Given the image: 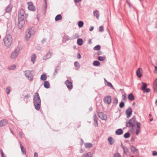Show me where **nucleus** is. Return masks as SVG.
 I'll return each mask as SVG.
<instances>
[{
  "label": "nucleus",
  "instance_id": "1",
  "mask_svg": "<svg viewBox=\"0 0 157 157\" xmlns=\"http://www.w3.org/2000/svg\"><path fill=\"white\" fill-rule=\"evenodd\" d=\"M41 101L39 95L38 93H36L33 96V103L35 108L37 110H39L41 106Z\"/></svg>",
  "mask_w": 157,
  "mask_h": 157
},
{
  "label": "nucleus",
  "instance_id": "2",
  "mask_svg": "<svg viewBox=\"0 0 157 157\" xmlns=\"http://www.w3.org/2000/svg\"><path fill=\"white\" fill-rule=\"evenodd\" d=\"M136 120L135 117H134L129 120L128 121L126 122V127H128L130 130H133L134 127L135 126L136 123Z\"/></svg>",
  "mask_w": 157,
  "mask_h": 157
},
{
  "label": "nucleus",
  "instance_id": "3",
  "mask_svg": "<svg viewBox=\"0 0 157 157\" xmlns=\"http://www.w3.org/2000/svg\"><path fill=\"white\" fill-rule=\"evenodd\" d=\"M3 41L5 46L7 47H9L12 41L11 36L10 34L6 35L3 38Z\"/></svg>",
  "mask_w": 157,
  "mask_h": 157
},
{
  "label": "nucleus",
  "instance_id": "4",
  "mask_svg": "<svg viewBox=\"0 0 157 157\" xmlns=\"http://www.w3.org/2000/svg\"><path fill=\"white\" fill-rule=\"evenodd\" d=\"M35 28L34 27H32L31 28H29L25 32V39L26 40H29L32 35H33L35 33Z\"/></svg>",
  "mask_w": 157,
  "mask_h": 157
},
{
  "label": "nucleus",
  "instance_id": "5",
  "mask_svg": "<svg viewBox=\"0 0 157 157\" xmlns=\"http://www.w3.org/2000/svg\"><path fill=\"white\" fill-rule=\"evenodd\" d=\"M25 76L30 80H33V76L31 73V71L29 70H26L25 71Z\"/></svg>",
  "mask_w": 157,
  "mask_h": 157
},
{
  "label": "nucleus",
  "instance_id": "6",
  "mask_svg": "<svg viewBox=\"0 0 157 157\" xmlns=\"http://www.w3.org/2000/svg\"><path fill=\"white\" fill-rule=\"evenodd\" d=\"M25 23L24 18H18V26L20 29H21Z\"/></svg>",
  "mask_w": 157,
  "mask_h": 157
},
{
  "label": "nucleus",
  "instance_id": "7",
  "mask_svg": "<svg viewBox=\"0 0 157 157\" xmlns=\"http://www.w3.org/2000/svg\"><path fill=\"white\" fill-rule=\"evenodd\" d=\"M19 48H17L11 55L10 58L13 59H16L19 53Z\"/></svg>",
  "mask_w": 157,
  "mask_h": 157
},
{
  "label": "nucleus",
  "instance_id": "8",
  "mask_svg": "<svg viewBox=\"0 0 157 157\" xmlns=\"http://www.w3.org/2000/svg\"><path fill=\"white\" fill-rule=\"evenodd\" d=\"M98 116L103 120H106L107 118V116L106 114H105L102 112H97Z\"/></svg>",
  "mask_w": 157,
  "mask_h": 157
},
{
  "label": "nucleus",
  "instance_id": "9",
  "mask_svg": "<svg viewBox=\"0 0 157 157\" xmlns=\"http://www.w3.org/2000/svg\"><path fill=\"white\" fill-rule=\"evenodd\" d=\"M25 11L22 9H21L18 12V18H24Z\"/></svg>",
  "mask_w": 157,
  "mask_h": 157
},
{
  "label": "nucleus",
  "instance_id": "10",
  "mask_svg": "<svg viewBox=\"0 0 157 157\" xmlns=\"http://www.w3.org/2000/svg\"><path fill=\"white\" fill-rule=\"evenodd\" d=\"M27 4L29 6L28 7L29 10L32 11H34L35 10V6H33V4L32 2H28Z\"/></svg>",
  "mask_w": 157,
  "mask_h": 157
},
{
  "label": "nucleus",
  "instance_id": "11",
  "mask_svg": "<svg viewBox=\"0 0 157 157\" xmlns=\"http://www.w3.org/2000/svg\"><path fill=\"white\" fill-rule=\"evenodd\" d=\"M111 98L110 96H106L103 99V101L105 103L109 104L111 102Z\"/></svg>",
  "mask_w": 157,
  "mask_h": 157
},
{
  "label": "nucleus",
  "instance_id": "12",
  "mask_svg": "<svg viewBox=\"0 0 157 157\" xmlns=\"http://www.w3.org/2000/svg\"><path fill=\"white\" fill-rule=\"evenodd\" d=\"M132 113V108L129 107L126 110L125 114L127 115V118L129 117L131 115Z\"/></svg>",
  "mask_w": 157,
  "mask_h": 157
},
{
  "label": "nucleus",
  "instance_id": "13",
  "mask_svg": "<svg viewBox=\"0 0 157 157\" xmlns=\"http://www.w3.org/2000/svg\"><path fill=\"white\" fill-rule=\"evenodd\" d=\"M65 83L66 85L67 88L68 89L71 90L73 88V85L72 82L68 80H67L65 82Z\"/></svg>",
  "mask_w": 157,
  "mask_h": 157
},
{
  "label": "nucleus",
  "instance_id": "14",
  "mask_svg": "<svg viewBox=\"0 0 157 157\" xmlns=\"http://www.w3.org/2000/svg\"><path fill=\"white\" fill-rule=\"evenodd\" d=\"M73 39V38L71 37H69L68 35L65 34L63 37L62 42L63 43H65L67 41L69 40H72Z\"/></svg>",
  "mask_w": 157,
  "mask_h": 157
},
{
  "label": "nucleus",
  "instance_id": "15",
  "mask_svg": "<svg viewBox=\"0 0 157 157\" xmlns=\"http://www.w3.org/2000/svg\"><path fill=\"white\" fill-rule=\"evenodd\" d=\"M131 151L135 154L136 155H138V150L136 149L133 146H131L130 147Z\"/></svg>",
  "mask_w": 157,
  "mask_h": 157
},
{
  "label": "nucleus",
  "instance_id": "16",
  "mask_svg": "<svg viewBox=\"0 0 157 157\" xmlns=\"http://www.w3.org/2000/svg\"><path fill=\"white\" fill-rule=\"evenodd\" d=\"M8 122V121L6 119H4L0 121V127H2L6 125Z\"/></svg>",
  "mask_w": 157,
  "mask_h": 157
},
{
  "label": "nucleus",
  "instance_id": "17",
  "mask_svg": "<svg viewBox=\"0 0 157 157\" xmlns=\"http://www.w3.org/2000/svg\"><path fill=\"white\" fill-rule=\"evenodd\" d=\"M93 118H94V121L93 124L95 127H97L98 126V118L96 114L95 113L94 114V116Z\"/></svg>",
  "mask_w": 157,
  "mask_h": 157
},
{
  "label": "nucleus",
  "instance_id": "18",
  "mask_svg": "<svg viewBox=\"0 0 157 157\" xmlns=\"http://www.w3.org/2000/svg\"><path fill=\"white\" fill-rule=\"evenodd\" d=\"M51 53L49 51L48 52V53L46 54V55H45L43 57V59L44 60H46L50 58L51 57Z\"/></svg>",
  "mask_w": 157,
  "mask_h": 157
},
{
  "label": "nucleus",
  "instance_id": "19",
  "mask_svg": "<svg viewBox=\"0 0 157 157\" xmlns=\"http://www.w3.org/2000/svg\"><path fill=\"white\" fill-rule=\"evenodd\" d=\"M108 140L110 144L112 145L114 144L115 142V140L111 137H109L108 139Z\"/></svg>",
  "mask_w": 157,
  "mask_h": 157
},
{
  "label": "nucleus",
  "instance_id": "20",
  "mask_svg": "<svg viewBox=\"0 0 157 157\" xmlns=\"http://www.w3.org/2000/svg\"><path fill=\"white\" fill-rule=\"evenodd\" d=\"M142 69L141 68H139L136 71V75L139 78H140L142 76V74L141 73V71Z\"/></svg>",
  "mask_w": 157,
  "mask_h": 157
},
{
  "label": "nucleus",
  "instance_id": "21",
  "mask_svg": "<svg viewBox=\"0 0 157 157\" xmlns=\"http://www.w3.org/2000/svg\"><path fill=\"white\" fill-rule=\"evenodd\" d=\"M115 133L118 135H121L123 133V131L121 128L118 129L116 131Z\"/></svg>",
  "mask_w": 157,
  "mask_h": 157
},
{
  "label": "nucleus",
  "instance_id": "22",
  "mask_svg": "<svg viewBox=\"0 0 157 157\" xmlns=\"http://www.w3.org/2000/svg\"><path fill=\"white\" fill-rule=\"evenodd\" d=\"M12 7L9 5H8L6 7L5 10L6 13H9L11 11Z\"/></svg>",
  "mask_w": 157,
  "mask_h": 157
},
{
  "label": "nucleus",
  "instance_id": "23",
  "mask_svg": "<svg viewBox=\"0 0 157 157\" xmlns=\"http://www.w3.org/2000/svg\"><path fill=\"white\" fill-rule=\"evenodd\" d=\"M128 98L131 101H132L134 100V96L132 93H131L128 95Z\"/></svg>",
  "mask_w": 157,
  "mask_h": 157
},
{
  "label": "nucleus",
  "instance_id": "24",
  "mask_svg": "<svg viewBox=\"0 0 157 157\" xmlns=\"http://www.w3.org/2000/svg\"><path fill=\"white\" fill-rule=\"evenodd\" d=\"M50 84L48 81H45L44 83V87L46 89H48L50 87Z\"/></svg>",
  "mask_w": 157,
  "mask_h": 157
},
{
  "label": "nucleus",
  "instance_id": "25",
  "mask_svg": "<svg viewBox=\"0 0 157 157\" xmlns=\"http://www.w3.org/2000/svg\"><path fill=\"white\" fill-rule=\"evenodd\" d=\"M60 69V67L59 66H58L56 68L53 73V75L55 76L57 75L58 73V71Z\"/></svg>",
  "mask_w": 157,
  "mask_h": 157
},
{
  "label": "nucleus",
  "instance_id": "26",
  "mask_svg": "<svg viewBox=\"0 0 157 157\" xmlns=\"http://www.w3.org/2000/svg\"><path fill=\"white\" fill-rule=\"evenodd\" d=\"M20 147L21 150V151L22 152V153L23 155H26V151L25 150V149L23 147V146L22 145L21 142H20Z\"/></svg>",
  "mask_w": 157,
  "mask_h": 157
},
{
  "label": "nucleus",
  "instance_id": "27",
  "mask_svg": "<svg viewBox=\"0 0 157 157\" xmlns=\"http://www.w3.org/2000/svg\"><path fill=\"white\" fill-rule=\"evenodd\" d=\"M94 15L96 17V18L97 19H99V13L98 11L96 10L94 11Z\"/></svg>",
  "mask_w": 157,
  "mask_h": 157
},
{
  "label": "nucleus",
  "instance_id": "28",
  "mask_svg": "<svg viewBox=\"0 0 157 157\" xmlns=\"http://www.w3.org/2000/svg\"><path fill=\"white\" fill-rule=\"evenodd\" d=\"M85 146L86 148H91L93 146V144L91 143H85Z\"/></svg>",
  "mask_w": 157,
  "mask_h": 157
},
{
  "label": "nucleus",
  "instance_id": "29",
  "mask_svg": "<svg viewBox=\"0 0 157 157\" xmlns=\"http://www.w3.org/2000/svg\"><path fill=\"white\" fill-rule=\"evenodd\" d=\"M62 18V16L60 14H58L56 17L55 20L56 21L61 20Z\"/></svg>",
  "mask_w": 157,
  "mask_h": 157
},
{
  "label": "nucleus",
  "instance_id": "30",
  "mask_svg": "<svg viewBox=\"0 0 157 157\" xmlns=\"http://www.w3.org/2000/svg\"><path fill=\"white\" fill-rule=\"evenodd\" d=\"M77 43L79 46L82 45L83 44V40L81 38H78L77 40Z\"/></svg>",
  "mask_w": 157,
  "mask_h": 157
},
{
  "label": "nucleus",
  "instance_id": "31",
  "mask_svg": "<svg viewBox=\"0 0 157 157\" xmlns=\"http://www.w3.org/2000/svg\"><path fill=\"white\" fill-rule=\"evenodd\" d=\"M44 2H45V6L44 5V8L43 9V13L44 14H45L46 13V8H47V0H44Z\"/></svg>",
  "mask_w": 157,
  "mask_h": 157
},
{
  "label": "nucleus",
  "instance_id": "32",
  "mask_svg": "<svg viewBox=\"0 0 157 157\" xmlns=\"http://www.w3.org/2000/svg\"><path fill=\"white\" fill-rule=\"evenodd\" d=\"M47 78V76L45 74H43L40 76V79L43 81L45 80Z\"/></svg>",
  "mask_w": 157,
  "mask_h": 157
},
{
  "label": "nucleus",
  "instance_id": "33",
  "mask_svg": "<svg viewBox=\"0 0 157 157\" xmlns=\"http://www.w3.org/2000/svg\"><path fill=\"white\" fill-rule=\"evenodd\" d=\"M93 64L94 66L97 67L100 65V63L99 61L95 60L94 61Z\"/></svg>",
  "mask_w": 157,
  "mask_h": 157
},
{
  "label": "nucleus",
  "instance_id": "34",
  "mask_svg": "<svg viewBox=\"0 0 157 157\" xmlns=\"http://www.w3.org/2000/svg\"><path fill=\"white\" fill-rule=\"evenodd\" d=\"M75 67L77 69H79L80 67V65L79 63L77 61H75L74 63Z\"/></svg>",
  "mask_w": 157,
  "mask_h": 157
},
{
  "label": "nucleus",
  "instance_id": "35",
  "mask_svg": "<svg viewBox=\"0 0 157 157\" xmlns=\"http://www.w3.org/2000/svg\"><path fill=\"white\" fill-rule=\"evenodd\" d=\"M153 88L155 90L157 89V78L154 81Z\"/></svg>",
  "mask_w": 157,
  "mask_h": 157
},
{
  "label": "nucleus",
  "instance_id": "36",
  "mask_svg": "<svg viewBox=\"0 0 157 157\" xmlns=\"http://www.w3.org/2000/svg\"><path fill=\"white\" fill-rule=\"evenodd\" d=\"M35 58H36V55L35 54H33L31 56V61L33 62V63H34L35 60Z\"/></svg>",
  "mask_w": 157,
  "mask_h": 157
},
{
  "label": "nucleus",
  "instance_id": "37",
  "mask_svg": "<svg viewBox=\"0 0 157 157\" xmlns=\"http://www.w3.org/2000/svg\"><path fill=\"white\" fill-rule=\"evenodd\" d=\"M142 86L141 87V89L143 90H144L147 87V84L144 82L142 83Z\"/></svg>",
  "mask_w": 157,
  "mask_h": 157
},
{
  "label": "nucleus",
  "instance_id": "38",
  "mask_svg": "<svg viewBox=\"0 0 157 157\" xmlns=\"http://www.w3.org/2000/svg\"><path fill=\"white\" fill-rule=\"evenodd\" d=\"M83 157H92V155L90 152H88L86 154L84 155Z\"/></svg>",
  "mask_w": 157,
  "mask_h": 157
},
{
  "label": "nucleus",
  "instance_id": "39",
  "mask_svg": "<svg viewBox=\"0 0 157 157\" xmlns=\"http://www.w3.org/2000/svg\"><path fill=\"white\" fill-rule=\"evenodd\" d=\"M78 26L79 28L82 27L84 23L82 21H79L78 22Z\"/></svg>",
  "mask_w": 157,
  "mask_h": 157
},
{
  "label": "nucleus",
  "instance_id": "40",
  "mask_svg": "<svg viewBox=\"0 0 157 157\" xmlns=\"http://www.w3.org/2000/svg\"><path fill=\"white\" fill-rule=\"evenodd\" d=\"M118 102V100L117 98H114L113 100V104L114 105H116Z\"/></svg>",
  "mask_w": 157,
  "mask_h": 157
},
{
  "label": "nucleus",
  "instance_id": "41",
  "mask_svg": "<svg viewBox=\"0 0 157 157\" xmlns=\"http://www.w3.org/2000/svg\"><path fill=\"white\" fill-rule=\"evenodd\" d=\"M130 136V134L129 132L126 133L124 135V138L126 139L129 137Z\"/></svg>",
  "mask_w": 157,
  "mask_h": 157
},
{
  "label": "nucleus",
  "instance_id": "42",
  "mask_svg": "<svg viewBox=\"0 0 157 157\" xmlns=\"http://www.w3.org/2000/svg\"><path fill=\"white\" fill-rule=\"evenodd\" d=\"M105 58L102 56H99L98 57V59L100 61H104Z\"/></svg>",
  "mask_w": 157,
  "mask_h": 157
},
{
  "label": "nucleus",
  "instance_id": "43",
  "mask_svg": "<svg viewBox=\"0 0 157 157\" xmlns=\"http://www.w3.org/2000/svg\"><path fill=\"white\" fill-rule=\"evenodd\" d=\"M100 48L101 47L99 45H98L94 48V49L96 50H99Z\"/></svg>",
  "mask_w": 157,
  "mask_h": 157
},
{
  "label": "nucleus",
  "instance_id": "44",
  "mask_svg": "<svg viewBox=\"0 0 157 157\" xmlns=\"http://www.w3.org/2000/svg\"><path fill=\"white\" fill-rule=\"evenodd\" d=\"M122 148L123 150L124 153H126L128 152V149L127 148L124 147V146H123V147H122Z\"/></svg>",
  "mask_w": 157,
  "mask_h": 157
},
{
  "label": "nucleus",
  "instance_id": "45",
  "mask_svg": "<svg viewBox=\"0 0 157 157\" xmlns=\"http://www.w3.org/2000/svg\"><path fill=\"white\" fill-rule=\"evenodd\" d=\"M10 87L9 86L7 87L6 88V93L7 94H9L10 91Z\"/></svg>",
  "mask_w": 157,
  "mask_h": 157
},
{
  "label": "nucleus",
  "instance_id": "46",
  "mask_svg": "<svg viewBox=\"0 0 157 157\" xmlns=\"http://www.w3.org/2000/svg\"><path fill=\"white\" fill-rule=\"evenodd\" d=\"M124 102H121L119 104V107L120 108H123L124 106Z\"/></svg>",
  "mask_w": 157,
  "mask_h": 157
},
{
  "label": "nucleus",
  "instance_id": "47",
  "mask_svg": "<svg viewBox=\"0 0 157 157\" xmlns=\"http://www.w3.org/2000/svg\"><path fill=\"white\" fill-rule=\"evenodd\" d=\"M16 67L15 65H13L8 67V69L10 70H12L14 69Z\"/></svg>",
  "mask_w": 157,
  "mask_h": 157
},
{
  "label": "nucleus",
  "instance_id": "48",
  "mask_svg": "<svg viewBox=\"0 0 157 157\" xmlns=\"http://www.w3.org/2000/svg\"><path fill=\"white\" fill-rule=\"evenodd\" d=\"M99 31L100 32H102L104 31V28L102 26H101L99 27Z\"/></svg>",
  "mask_w": 157,
  "mask_h": 157
},
{
  "label": "nucleus",
  "instance_id": "49",
  "mask_svg": "<svg viewBox=\"0 0 157 157\" xmlns=\"http://www.w3.org/2000/svg\"><path fill=\"white\" fill-rule=\"evenodd\" d=\"M113 157H121V155L119 153H117L114 154Z\"/></svg>",
  "mask_w": 157,
  "mask_h": 157
},
{
  "label": "nucleus",
  "instance_id": "50",
  "mask_svg": "<svg viewBox=\"0 0 157 157\" xmlns=\"http://www.w3.org/2000/svg\"><path fill=\"white\" fill-rule=\"evenodd\" d=\"M140 123L139 122H136V126L137 128V129H140Z\"/></svg>",
  "mask_w": 157,
  "mask_h": 157
},
{
  "label": "nucleus",
  "instance_id": "51",
  "mask_svg": "<svg viewBox=\"0 0 157 157\" xmlns=\"http://www.w3.org/2000/svg\"><path fill=\"white\" fill-rule=\"evenodd\" d=\"M107 85L108 86L112 88H113V86L111 83H110L109 82H107Z\"/></svg>",
  "mask_w": 157,
  "mask_h": 157
},
{
  "label": "nucleus",
  "instance_id": "52",
  "mask_svg": "<svg viewBox=\"0 0 157 157\" xmlns=\"http://www.w3.org/2000/svg\"><path fill=\"white\" fill-rule=\"evenodd\" d=\"M144 92H147V93H149L150 91V90L149 88H146L145 90H143Z\"/></svg>",
  "mask_w": 157,
  "mask_h": 157
},
{
  "label": "nucleus",
  "instance_id": "53",
  "mask_svg": "<svg viewBox=\"0 0 157 157\" xmlns=\"http://www.w3.org/2000/svg\"><path fill=\"white\" fill-rule=\"evenodd\" d=\"M122 97L123 100L125 101H126L127 99L126 95H123Z\"/></svg>",
  "mask_w": 157,
  "mask_h": 157
},
{
  "label": "nucleus",
  "instance_id": "54",
  "mask_svg": "<svg viewBox=\"0 0 157 157\" xmlns=\"http://www.w3.org/2000/svg\"><path fill=\"white\" fill-rule=\"evenodd\" d=\"M0 153H1V157H6L4 156V153L2 151V149H1L0 150Z\"/></svg>",
  "mask_w": 157,
  "mask_h": 157
},
{
  "label": "nucleus",
  "instance_id": "55",
  "mask_svg": "<svg viewBox=\"0 0 157 157\" xmlns=\"http://www.w3.org/2000/svg\"><path fill=\"white\" fill-rule=\"evenodd\" d=\"M30 96L29 94H27V95H26L24 96V99L25 98L27 99L30 97Z\"/></svg>",
  "mask_w": 157,
  "mask_h": 157
},
{
  "label": "nucleus",
  "instance_id": "56",
  "mask_svg": "<svg viewBox=\"0 0 157 157\" xmlns=\"http://www.w3.org/2000/svg\"><path fill=\"white\" fill-rule=\"evenodd\" d=\"M140 129H136V134L138 135L140 133Z\"/></svg>",
  "mask_w": 157,
  "mask_h": 157
},
{
  "label": "nucleus",
  "instance_id": "57",
  "mask_svg": "<svg viewBox=\"0 0 157 157\" xmlns=\"http://www.w3.org/2000/svg\"><path fill=\"white\" fill-rule=\"evenodd\" d=\"M19 135L20 136V137L21 138H22V136H23V133L22 132H20L19 133Z\"/></svg>",
  "mask_w": 157,
  "mask_h": 157
},
{
  "label": "nucleus",
  "instance_id": "58",
  "mask_svg": "<svg viewBox=\"0 0 157 157\" xmlns=\"http://www.w3.org/2000/svg\"><path fill=\"white\" fill-rule=\"evenodd\" d=\"M152 155L153 156L157 155V152L155 151H154L152 153Z\"/></svg>",
  "mask_w": 157,
  "mask_h": 157
},
{
  "label": "nucleus",
  "instance_id": "59",
  "mask_svg": "<svg viewBox=\"0 0 157 157\" xmlns=\"http://www.w3.org/2000/svg\"><path fill=\"white\" fill-rule=\"evenodd\" d=\"M102 54V52L101 51H99L98 52L97 55H100Z\"/></svg>",
  "mask_w": 157,
  "mask_h": 157
},
{
  "label": "nucleus",
  "instance_id": "60",
  "mask_svg": "<svg viewBox=\"0 0 157 157\" xmlns=\"http://www.w3.org/2000/svg\"><path fill=\"white\" fill-rule=\"evenodd\" d=\"M84 143V141L82 139H81V143L80 145L82 146L83 145Z\"/></svg>",
  "mask_w": 157,
  "mask_h": 157
},
{
  "label": "nucleus",
  "instance_id": "61",
  "mask_svg": "<svg viewBox=\"0 0 157 157\" xmlns=\"http://www.w3.org/2000/svg\"><path fill=\"white\" fill-rule=\"evenodd\" d=\"M74 1L75 3H77L81 2L82 1V0H74Z\"/></svg>",
  "mask_w": 157,
  "mask_h": 157
},
{
  "label": "nucleus",
  "instance_id": "62",
  "mask_svg": "<svg viewBox=\"0 0 157 157\" xmlns=\"http://www.w3.org/2000/svg\"><path fill=\"white\" fill-rule=\"evenodd\" d=\"M94 29V27L93 26H91L90 27L89 29V30L90 31H92Z\"/></svg>",
  "mask_w": 157,
  "mask_h": 157
},
{
  "label": "nucleus",
  "instance_id": "63",
  "mask_svg": "<svg viewBox=\"0 0 157 157\" xmlns=\"http://www.w3.org/2000/svg\"><path fill=\"white\" fill-rule=\"evenodd\" d=\"M38 155L37 153L35 152L34 153V157H38Z\"/></svg>",
  "mask_w": 157,
  "mask_h": 157
},
{
  "label": "nucleus",
  "instance_id": "64",
  "mask_svg": "<svg viewBox=\"0 0 157 157\" xmlns=\"http://www.w3.org/2000/svg\"><path fill=\"white\" fill-rule=\"evenodd\" d=\"M81 55L80 54H78L77 55V58H78L79 59L81 58Z\"/></svg>",
  "mask_w": 157,
  "mask_h": 157
}]
</instances>
